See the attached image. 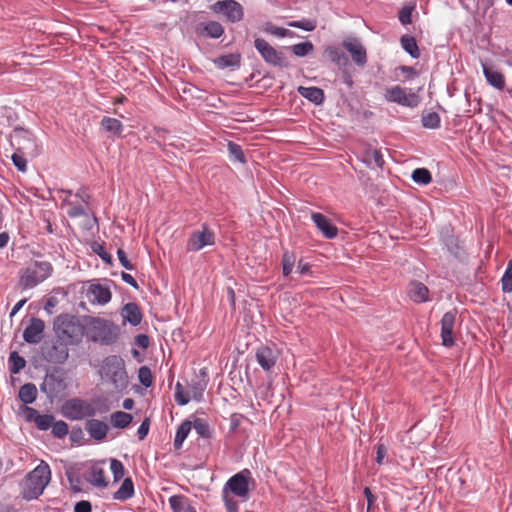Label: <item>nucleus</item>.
<instances>
[{
	"label": "nucleus",
	"instance_id": "obj_8",
	"mask_svg": "<svg viewBox=\"0 0 512 512\" xmlns=\"http://www.w3.org/2000/svg\"><path fill=\"white\" fill-rule=\"evenodd\" d=\"M214 244V231L207 224H202L201 229L195 230L190 234L186 242V251L197 252L206 246H212Z\"/></svg>",
	"mask_w": 512,
	"mask_h": 512
},
{
	"label": "nucleus",
	"instance_id": "obj_5",
	"mask_svg": "<svg viewBox=\"0 0 512 512\" xmlns=\"http://www.w3.org/2000/svg\"><path fill=\"white\" fill-rule=\"evenodd\" d=\"M53 271L48 261H35L20 271L19 284L23 289H30L47 279Z\"/></svg>",
	"mask_w": 512,
	"mask_h": 512
},
{
	"label": "nucleus",
	"instance_id": "obj_38",
	"mask_svg": "<svg viewBox=\"0 0 512 512\" xmlns=\"http://www.w3.org/2000/svg\"><path fill=\"white\" fill-rule=\"evenodd\" d=\"M9 370L12 374L19 373L26 365L25 359L18 354V352L13 351L9 355Z\"/></svg>",
	"mask_w": 512,
	"mask_h": 512
},
{
	"label": "nucleus",
	"instance_id": "obj_27",
	"mask_svg": "<svg viewBox=\"0 0 512 512\" xmlns=\"http://www.w3.org/2000/svg\"><path fill=\"white\" fill-rule=\"evenodd\" d=\"M199 33L206 37L217 39L224 34V27L217 21H208L201 25Z\"/></svg>",
	"mask_w": 512,
	"mask_h": 512
},
{
	"label": "nucleus",
	"instance_id": "obj_19",
	"mask_svg": "<svg viewBox=\"0 0 512 512\" xmlns=\"http://www.w3.org/2000/svg\"><path fill=\"white\" fill-rule=\"evenodd\" d=\"M255 357L258 364L265 371L271 370V368L275 366L277 361V355L275 351L267 346H261L260 348H258Z\"/></svg>",
	"mask_w": 512,
	"mask_h": 512
},
{
	"label": "nucleus",
	"instance_id": "obj_54",
	"mask_svg": "<svg viewBox=\"0 0 512 512\" xmlns=\"http://www.w3.org/2000/svg\"><path fill=\"white\" fill-rule=\"evenodd\" d=\"M110 469L113 473V477L115 481H119L124 476V466L121 461L117 459H112L110 463Z\"/></svg>",
	"mask_w": 512,
	"mask_h": 512
},
{
	"label": "nucleus",
	"instance_id": "obj_52",
	"mask_svg": "<svg viewBox=\"0 0 512 512\" xmlns=\"http://www.w3.org/2000/svg\"><path fill=\"white\" fill-rule=\"evenodd\" d=\"M91 249L94 253H96L105 263L111 264L112 257L105 250L104 246L98 242H93L91 245Z\"/></svg>",
	"mask_w": 512,
	"mask_h": 512
},
{
	"label": "nucleus",
	"instance_id": "obj_57",
	"mask_svg": "<svg viewBox=\"0 0 512 512\" xmlns=\"http://www.w3.org/2000/svg\"><path fill=\"white\" fill-rule=\"evenodd\" d=\"M117 256H118V259H119V262L120 264L127 270H133L134 269V266L133 264L130 262V260L127 258V255L126 253L124 252V250L122 249H118L117 250Z\"/></svg>",
	"mask_w": 512,
	"mask_h": 512
},
{
	"label": "nucleus",
	"instance_id": "obj_59",
	"mask_svg": "<svg viewBox=\"0 0 512 512\" xmlns=\"http://www.w3.org/2000/svg\"><path fill=\"white\" fill-rule=\"evenodd\" d=\"M149 428H150V420H149V418H145L137 430V435H138L139 440H143L147 436V434L149 432Z\"/></svg>",
	"mask_w": 512,
	"mask_h": 512
},
{
	"label": "nucleus",
	"instance_id": "obj_49",
	"mask_svg": "<svg viewBox=\"0 0 512 512\" xmlns=\"http://www.w3.org/2000/svg\"><path fill=\"white\" fill-rule=\"evenodd\" d=\"M138 378L140 383L146 388L150 387L153 383L152 372L150 368L147 366H142L139 368Z\"/></svg>",
	"mask_w": 512,
	"mask_h": 512
},
{
	"label": "nucleus",
	"instance_id": "obj_45",
	"mask_svg": "<svg viewBox=\"0 0 512 512\" xmlns=\"http://www.w3.org/2000/svg\"><path fill=\"white\" fill-rule=\"evenodd\" d=\"M190 399V392L185 391L182 384L178 382L175 386V401L184 406L189 403Z\"/></svg>",
	"mask_w": 512,
	"mask_h": 512
},
{
	"label": "nucleus",
	"instance_id": "obj_62",
	"mask_svg": "<svg viewBox=\"0 0 512 512\" xmlns=\"http://www.w3.org/2000/svg\"><path fill=\"white\" fill-rule=\"evenodd\" d=\"M135 344L142 349H147L149 346V337L146 334H138L135 337Z\"/></svg>",
	"mask_w": 512,
	"mask_h": 512
},
{
	"label": "nucleus",
	"instance_id": "obj_9",
	"mask_svg": "<svg viewBox=\"0 0 512 512\" xmlns=\"http://www.w3.org/2000/svg\"><path fill=\"white\" fill-rule=\"evenodd\" d=\"M210 8L214 13L222 14L230 23L240 22L244 18V8L236 0H219Z\"/></svg>",
	"mask_w": 512,
	"mask_h": 512
},
{
	"label": "nucleus",
	"instance_id": "obj_29",
	"mask_svg": "<svg viewBox=\"0 0 512 512\" xmlns=\"http://www.w3.org/2000/svg\"><path fill=\"white\" fill-rule=\"evenodd\" d=\"M240 63H241V55L238 53L222 55V56L217 57L214 60V64L220 69H224V68H228V67H231V68L239 67Z\"/></svg>",
	"mask_w": 512,
	"mask_h": 512
},
{
	"label": "nucleus",
	"instance_id": "obj_28",
	"mask_svg": "<svg viewBox=\"0 0 512 512\" xmlns=\"http://www.w3.org/2000/svg\"><path fill=\"white\" fill-rule=\"evenodd\" d=\"M85 478L95 487L105 488L108 485L105 477V471L97 466H93Z\"/></svg>",
	"mask_w": 512,
	"mask_h": 512
},
{
	"label": "nucleus",
	"instance_id": "obj_32",
	"mask_svg": "<svg viewBox=\"0 0 512 512\" xmlns=\"http://www.w3.org/2000/svg\"><path fill=\"white\" fill-rule=\"evenodd\" d=\"M402 48L412 57L419 58L420 51L417 45V42L413 36L403 35L400 39Z\"/></svg>",
	"mask_w": 512,
	"mask_h": 512
},
{
	"label": "nucleus",
	"instance_id": "obj_22",
	"mask_svg": "<svg viewBox=\"0 0 512 512\" xmlns=\"http://www.w3.org/2000/svg\"><path fill=\"white\" fill-rule=\"evenodd\" d=\"M482 67L487 82L494 88L503 90L505 87L504 75L492 66L483 64Z\"/></svg>",
	"mask_w": 512,
	"mask_h": 512
},
{
	"label": "nucleus",
	"instance_id": "obj_4",
	"mask_svg": "<svg viewBox=\"0 0 512 512\" xmlns=\"http://www.w3.org/2000/svg\"><path fill=\"white\" fill-rule=\"evenodd\" d=\"M103 380L111 383L116 390H124L128 385V375L124 360L117 355L107 356L99 369Z\"/></svg>",
	"mask_w": 512,
	"mask_h": 512
},
{
	"label": "nucleus",
	"instance_id": "obj_58",
	"mask_svg": "<svg viewBox=\"0 0 512 512\" xmlns=\"http://www.w3.org/2000/svg\"><path fill=\"white\" fill-rule=\"evenodd\" d=\"M23 414L26 421L34 423L35 419L40 415L36 409L28 407L27 405L23 407Z\"/></svg>",
	"mask_w": 512,
	"mask_h": 512
},
{
	"label": "nucleus",
	"instance_id": "obj_46",
	"mask_svg": "<svg viewBox=\"0 0 512 512\" xmlns=\"http://www.w3.org/2000/svg\"><path fill=\"white\" fill-rule=\"evenodd\" d=\"M193 427L196 430V432L203 438H210L211 437V431L209 424L201 419L197 418L193 422Z\"/></svg>",
	"mask_w": 512,
	"mask_h": 512
},
{
	"label": "nucleus",
	"instance_id": "obj_6",
	"mask_svg": "<svg viewBox=\"0 0 512 512\" xmlns=\"http://www.w3.org/2000/svg\"><path fill=\"white\" fill-rule=\"evenodd\" d=\"M10 142L14 150L27 154L29 157H35L39 154L36 138L30 131L24 128L14 129Z\"/></svg>",
	"mask_w": 512,
	"mask_h": 512
},
{
	"label": "nucleus",
	"instance_id": "obj_23",
	"mask_svg": "<svg viewBox=\"0 0 512 512\" xmlns=\"http://www.w3.org/2000/svg\"><path fill=\"white\" fill-rule=\"evenodd\" d=\"M121 316L132 326H137L142 321V313L136 303L130 302L124 305Z\"/></svg>",
	"mask_w": 512,
	"mask_h": 512
},
{
	"label": "nucleus",
	"instance_id": "obj_35",
	"mask_svg": "<svg viewBox=\"0 0 512 512\" xmlns=\"http://www.w3.org/2000/svg\"><path fill=\"white\" fill-rule=\"evenodd\" d=\"M132 420V415L123 411H116L111 414V423L115 428H126Z\"/></svg>",
	"mask_w": 512,
	"mask_h": 512
},
{
	"label": "nucleus",
	"instance_id": "obj_53",
	"mask_svg": "<svg viewBox=\"0 0 512 512\" xmlns=\"http://www.w3.org/2000/svg\"><path fill=\"white\" fill-rule=\"evenodd\" d=\"M54 417L52 415H39L35 419V425L40 430H48L52 427Z\"/></svg>",
	"mask_w": 512,
	"mask_h": 512
},
{
	"label": "nucleus",
	"instance_id": "obj_7",
	"mask_svg": "<svg viewBox=\"0 0 512 512\" xmlns=\"http://www.w3.org/2000/svg\"><path fill=\"white\" fill-rule=\"evenodd\" d=\"M63 413L68 419L82 420L95 416L96 409L91 403L79 398H74L65 402L63 405Z\"/></svg>",
	"mask_w": 512,
	"mask_h": 512
},
{
	"label": "nucleus",
	"instance_id": "obj_18",
	"mask_svg": "<svg viewBox=\"0 0 512 512\" xmlns=\"http://www.w3.org/2000/svg\"><path fill=\"white\" fill-rule=\"evenodd\" d=\"M312 221L318 228V230L328 239H333L338 234V229L332 224L331 220L324 214L314 212L311 215Z\"/></svg>",
	"mask_w": 512,
	"mask_h": 512
},
{
	"label": "nucleus",
	"instance_id": "obj_15",
	"mask_svg": "<svg viewBox=\"0 0 512 512\" xmlns=\"http://www.w3.org/2000/svg\"><path fill=\"white\" fill-rule=\"evenodd\" d=\"M342 45L350 53L356 65L363 67L367 63L366 49L357 38L344 40Z\"/></svg>",
	"mask_w": 512,
	"mask_h": 512
},
{
	"label": "nucleus",
	"instance_id": "obj_11",
	"mask_svg": "<svg viewBox=\"0 0 512 512\" xmlns=\"http://www.w3.org/2000/svg\"><path fill=\"white\" fill-rule=\"evenodd\" d=\"M384 98L387 102L396 103L409 108L417 107L421 101L420 97L416 93H407L405 88L398 85L387 88Z\"/></svg>",
	"mask_w": 512,
	"mask_h": 512
},
{
	"label": "nucleus",
	"instance_id": "obj_10",
	"mask_svg": "<svg viewBox=\"0 0 512 512\" xmlns=\"http://www.w3.org/2000/svg\"><path fill=\"white\" fill-rule=\"evenodd\" d=\"M254 46L261 55L262 59L269 65L274 67H287L288 63L284 54L281 51H277L271 46L265 39L256 38L254 40Z\"/></svg>",
	"mask_w": 512,
	"mask_h": 512
},
{
	"label": "nucleus",
	"instance_id": "obj_56",
	"mask_svg": "<svg viewBox=\"0 0 512 512\" xmlns=\"http://www.w3.org/2000/svg\"><path fill=\"white\" fill-rule=\"evenodd\" d=\"M412 7L405 6L399 12V20L403 25L411 23Z\"/></svg>",
	"mask_w": 512,
	"mask_h": 512
},
{
	"label": "nucleus",
	"instance_id": "obj_61",
	"mask_svg": "<svg viewBox=\"0 0 512 512\" xmlns=\"http://www.w3.org/2000/svg\"><path fill=\"white\" fill-rule=\"evenodd\" d=\"M67 214L71 218L87 215L86 211L81 206H71L70 209L67 211Z\"/></svg>",
	"mask_w": 512,
	"mask_h": 512
},
{
	"label": "nucleus",
	"instance_id": "obj_34",
	"mask_svg": "<svg viewBox=\"0 0 512 512\" xmlns=\"http://www.w3.org/2000/svg\"><path fill=\"white\" fill-rule=\"evenodd\" d=\"M325 55L327 58L338 66L346 65L348 63L347 57L344 53L334 46H329L325 49Z\"/></svg>",
	"mask_w": 512,
	"mask_h": 512
},
{
	"label": "nucleus",
	"instance_id": "obj_31",
	"mask_svg": "<svg viewBox=\"0 0 512 512\" xmlns=\"http://www.w3.org/2000/svg\"><path fill=\"white\" fill-rule=\"evenodd\" d=\"M134 495V484L131 478H126L119 489L114 493L113 498L120 501L130 499Z\"/></svg>",
	"mask_w": 512,
	"mask_h": 512
},
{
	"label": "nucleus",
	"instance_id": "obj_13",
	"mask_svg": "<svg viewBox=\"0 0 512 512\" xmlns=\"http://www.w3.org/2000/svg\"><path fill=\"white\" fill-rule=\"evenodd\" d=\"M457 317L456 309L446 312L440 321L441 340L445 347H452L455 344V322Z\"/></svg>",
	"mask_w": 512,
	"mask_h": 512
},
{
	"label": "nucleus",
	"instance_id": "obj_25",
	"mask_svg": "<svg viewBox=\"0 0 512 512\" xmlns=\"http://www.w3.org/2000/svg\"><path fill=\"white\" fill-rule=\"evenodd\" d=\"M169 505L173 512H196L191 500L184 495H173L169 498Z\"/></svg>",
	"mask_w": 512,
	"mask_h": 512
},
{
	"label": "nucleus",
	"instance_id": "obj_48",
	"mask_svg": "<svg viewBox=\"0 0 512 512\" xmlns=\"http://www.w3.org/2000/svg\"><path fill=\"white\" fill-rule=\"evenodd\" d=\"M206 388V382L205 381H198L195 383H192L190 385V397H192L196 401H201L203 398V392Z\"/></svg>",
	"mask_w": 512,
	"mask_h": 512
},
{
	"label": "nucleus",
	"instance_id": "obj_2",
	"mask_svg": "<svg viewBox=\"0 0 512 512\" xmlns=\"http://www.w3.org/2000/svg\"><path fill=\"white\" fill-rule=\"evenodd\" d=\"M50 479L51 471L49 465L42 461L20 482L21 497L27 501L37 499L43 493Z\"/></svg>",
	"mask_w": 512,
	"mask_h": 512
},
{
	"label": "nucleus",
	"instance_id": "obj_55",
	"mask_svg": "<svg viewBox=\"0 0 512 512\" xmlns=\"http://www.w3.org/2000/svg\"><path fill=\"white\" fill-rule=\"evenodd\" d=\"M367 156L369 157V161L373 162L377 167L382 168V166L384 165V159L379 150L374 149L368 152Z\"/></svg>",
	"mask_w": 512,
	"mask_h": 512
},
{
	"label": "nucleus",
	"instance_id": "obj_30",
	"mask_svg": "<svg viewBox=\"0 0 512 512\" xmlns=\"http://www.w3.org/2000/svg\"><path fill=\"white\" fill-rule=\"evenodd\" d=\"M19 399L26 405L32 404L37 398V388L33 383L22 385L18 393Z\"/></svg>",
	"mask_w": 512,
	"mask_h": 512
},
{
	"label": "nucleus",
	"instance_id": "obj_41",
	"mask_svg": "<svg viewBox=\"0 0 512 512\" xmlns=\"http://www.w3.org/2000/svg\"><path fill=\"white\" fill-rule=\"evenodd\" d=\"M421 122L424 128L436 129L440 126V117L436 112H428L422 115Z\"/></svg>",
	"mask_w": 512,
	"mask_h": 512
},
{
	"label": "nucleus",
	"instance_id": "obj_44",
	"mask_svg": "<svg viewBox=\"0 0 512 512\" xmlns=\"http://www.w3.org/2000/svg\"><path fill=\"white\" fill-rule=\"evenodd\" d=\"M501 284L503 292H512V260L508 262L506 271L501 279Z\"/></svg>",
	"mask_w": 512,
	"mask_h": 512
},
{
	"label": "nucleus",
	"instance_id": "obj_51",
	"mask_svg": "<svg viewBox=\"0 0 512 512\" xmlns=\"http://www.w3.org/2000/svg\"><path fill=\"white\" fill-rule=\"evenodd\" d=\"M27 154L21 153L19 151H16L11 156V159L13 161V164L17 167V169L21 172H25L27 170V161L26 157Z\"/></svg>",
	"mask_w": 512,
	"mask_h": 512
},
{
	"label": "nucleus",
	"instance_id": "obj_20",
	"mask_svg": "<svg viewBox=\"0 0 512 512\" xmlns=\"http://www.w3.org/2000/svg\"><path fill=\"white\" fill-rule=\"evenodd\" d=\"M85 429L94 440L102 441L106 437L109 427L103 421L91 419L86 422Z\"/></svg>",
	"mask_w": 512,
	"mask_h": 512
},
{
	"label": "nucleus",
	"instance_id": "obj_21",
	"mask_svg": "<svg viewBox=\"0 0 512 512\" xmlns=\"http://www.w3.org/2000/svg\"><path fill=\"white\" fill-rule=\"evenodd\" d=\"M88 293L92 297L91 301L99 305L107 304L112 297L110 289L101 284H91Z\"/></svg>",
	"mask_w": 512,
	"mask_h": 512
},
{
	"label": "nucleus",
	"instance_id": "obj_3",
	"mask_svg": "<svg viewBox=\"0 0 512 512\" xmlns=\"http://www.w3.org/2000/svg\"><path fill=\"white\" fill-rule=\"evenodd\" d=\"M86 322L70 314H60L54 320V331L59 340H63L70 345H77L82 341L85 335Z\"/></svg>",
	"mask_w": 512,
	"mask_h": 512
},
{
	"label": "nucleus",
	"instance_id": "obj_33",
	"mask_svg": "<svg viewBox=\"0 0 512 512\" xmlns=\"http://www.w3.org/2000/svg\"><path fill=\"white\" fill-rule=\"evenodd\" d=\"M191 427L192 423L188 420L183 421L179 425L173 443L175 449H180L182 447L183 442L185 441L189 432L191 431Z\"/></svg>",
	"mask_w": 512,
	"mask_h": 512
},
{
	"label": "nucleus",
	"instance_id": "obj_43",
	"mask_svg": "<svg viewBox=\"0 0 512 512\" xmlns=\"http://www.w3.org/2000/svg\"><path fill=\"white\" fill-rule=\"evenodd\" d=\"M227 147L231 159H233L234 161H238L240 163L246 162L243 150L239 144L230 141Z\"/></svg>",
	"mask_w": 512,
	"mask_h": 512
},
{
	"label": "nucleus",
	"instance_id": "obj_1",
	"mask_svg": "<svg viewBox=\"0 0 512 512\" xmlns=\"http://www.w3.org/2000/svg\"><path fill=\"white\" fill-rule=\"evenodd\" d=\"M85 336L88 341L109 346L117 342L120 334L119 327L111 320L100 317H85Z\"/></svg>",
	"mask_w": 512,
	"mask_h": 512
},
{
	"label": "nucleus",
	"instance_id": "obj_16",
	"mask_svg": "<svg viewBox=\"0 0 512 512\" xmlns=\"http://www.w3.org/2000/svg\"><path fill=\"white\" fill-rule=\"evenodd\" d=\"M66 388L64 379L55 374H48L45 376L43 383L40 386L42 392H44L49 398L57 397Z\"/></svg>",
	"mask_w": 512,
	"mask_h": 512
},
{
	"label": "nucleus",
	"instance_id": "obj_24",
	"mask_svg": "<svg viewBox=\"0 0 512 512\" xmlns=\"http://www.w3.org/2000/svg\"><path fill=\"white\" fill-rule=\"evenodd\" d=\"M428 288L421 282H411L408 288V295L415 303H423L428 301Z\"/></svg>",
	"mask_w": 512,
	"mask_h": 512
},
{
	"label": "nucleus",
	"instance_id": "obj_63",
	"mask_svg": "<svg viewBox=\"0 0 512 512\" xmlns=\"http://www.w3.org/2000/svg\"><path fill=\"white\" fill-rule=\"evenodd\" d=\"M387 454V448L383 444L377 445V451H376V462L381 465L383 464V460Z\"/></svg>",
	"mask_w": 512,
	"mask_h": 512
},
{
	"label": "nucleus",
	"instance_id": "obj_12",
	"mask_svg": "<svg viewBox=\"0 0 512 512\" xmlns=\"http://www.w3.org/2000/svg\"><path fill=\"white\" fill-rule=\"evenodd\" d=\"M251 472L244 469L233 475L225 484L224 491L229 489L235 496L246 498L249 493V480Z\"/></svg>",
	"mask_w": 512,
	"mask_h": 512
},
{
	"label": "nucleus",
	"instance_id": "obj_47",
	"mask_svg": "<svg viewBox=\"0 0 512 512\" xmlns=\"http://www.w3.org/2000/svg\"><path fill=\"white\" fill-rule=\"evenodd\" d=\"M288 26L303 29L305 31H313L317 26V22L313 19H302L298 21H291L288 23Z\"/></svg>",
	"mask_w": 512,
	"mask_h": 512
},
{
	"label": "nucleus",
	"instance_id": "obj_36",
	"mask_svg": "<svg viewBox=\"0 0 512 512\" xmlns=\"http://www.w3.org/2000/svg\"><path fill=\"white\" fill-rule=\"evenodd\" d=\"M100 124L105 131L113 133L114 135H120L122 133L123 125L116 118L103 117Z\"/></svg>",
	"mask_w": 512,
	"mask_h": 512
},
{
	"label": "nucleus",
	"instance_id": "obj_17",
	"mask_svg": "<svg viewBox=\"0 0 512 512\" xmlns=\"http://www.w3.org/2000/svg\"><path fill=\"white\" fill-rule=\"evenodd\" d=\"M44 329V321L40 318L32 317L29 325L23 332V339L29 344H38L43 338Z\"/></svg>",
	"mask_w": 512,
	"mask_h": 512
},
{
	"label": "nucleus",
	"instance_id": "obj_40",
	"mask_svg": "<svg viewBox=\"0 0 512 512\" xmlns=\"http://www.w3.org/2000/svg\"><path fill=\"white\" fill-rule=\"evenodd\" d=\"M412 179L414 182L421 184V185H427L432 181L431 173L426 168H417L412 172Z\"/></svg>",
	"mask_w": 512,
	"mask_h": 512
},
{
	"label": "nucleus",
	"instance_id": "obj_14",
	"mask_svg": "<svg viewBox=\"0 0 512 512\" xmlns=\"http://www.w3.org/2000/svg\"><path fill=\"white\" fill-rule=\"evenodd\" d=\"M69 345L70 344L65 341L57 338V341L53 342L51 346L45 348V359L50 363L63 364L69 356Z\"/></svg>",
	"mask_w": 512,
	"mask_h": 512
},
{
	"label": "nucleus",
	"instance_id": "obj_64",
	"mask_svg": "<svg viewBox=\"0 0 512 512\" xmlns=\"http://www.w3.org/2000/svg\"><path fill=\"white\" fill-rule=\"evenodd\" d=\"M224 501L227 512H238V505L234 499L229 498L228 496L225 495Z\"/></svg>",
	"mask_w": 512,
	"mask_h": 512
},
{
	"label": "nucleus",
	"instance_id": "obj_39",
	"mask_svg": "<svg viewBox=\"0 0 512 512\" xmlns=\"http://www.w3.org/2000/svg\"><path fill=\"white\" fill-rule=\"evenodd\" d=\"M296 262V256L294 253L284 251L282 256V272L285 277L289 276L293 270Z\"/></svg>",
	"mask_w": 512,
	"mask_h": 512
},
{
	"label": "nucleus",
	"instance_id": "obj_26",
	"mask_svg": "<svg viewBox=\"0 0 512 512\" xmlns=\"http://www.w3.org/2000/svg\"><path fill=\"white\" fill-rule=\"evenodd\" d=\"M298 93L302 97H304L307 100H309L310 102L314 103L315 105H320L325 100L324 91L318 87L300 86V87H298Z\"/></svg>",
	"mask_w": 512,
	"mask_h": 512
},
{
	"label": "nucleus",
	"instance_id": "obj_42",
	"mask_svg": "<svg viewBox=\"0 0 512 512\" xmlns=\"http://www.w3.org/2000/svg\"><path fill=\"white\" fill-rule=\"evenodd\" d=\"M313 50H314V45L309 41L298 43V44L291 46V51L293 52V54L295 56H298V57H305L308 54H310Z\"/></svg>",
	"mask_w": 512,
	"mask_h": 512
},
{
	"label": "nucleus",
	"instance_id": "obj_60",
	"mask_svg": "<svg viewBox=\"0 0 512 512\" xmlns=\"http://www.w3.org/2000/svg\"><path fill=\"white\" fill-rule=\"evenodd\" d=\"M91 510V503L86 500L79 501L74 506V512H91Z\"/></svg>",
	"mask_w": 512,
	"mask_h": 512
},
{
	"label": "nucleus",
	"instance_id": "obj_37",
	"mask_svg": "<svg viewBox=\"0 0 512 512\" xmlns=\"http://www.w3.org/2000/svg\"><path fill=\"white\" fill-rule=\"evenodd\" d=\"M263 31L267 34H271V35H274V36L280 37V38L294 36L293 31L286 29V28L277 27L274 24H272L271 22H266L264 24Z\"/></svg>",
	"mask_w": 512,
	"mask_h": 512
},
{
	"label": "nucleus",
	"instance_id": "obj_50",
	"mask_svg": "<svg viewBox=\"0 0 512 512\" xmlns=\"http://www.w3.org/2000/svg\"><path fill=\"white\" fill-rule=\"evenodd\" d=\"M51 428H52V434L56 438L61 439L68 434V425L66 422H64L62 420L53 422Z\"/></svg>",
	"mask_w": 512,
	"mask_h": 512
}]
</instances>
